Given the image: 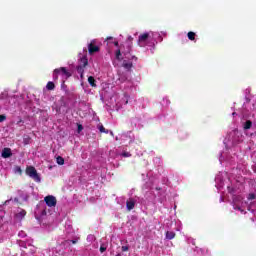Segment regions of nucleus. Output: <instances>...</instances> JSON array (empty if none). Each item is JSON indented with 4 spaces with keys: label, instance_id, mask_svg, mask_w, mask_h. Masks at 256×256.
Wrapping results in <instances>:
<instances>
[{
    "label": "nucleus",
    "instance_id": "c85d7f7f",
    "mask_svg": "<svg viewBox=\"0 0 256 256\" xmlns=\"http://www.w3.org/2000/svg\"><path fill=\"white\" fill-rule=\"evenodd\" d=\"M131 61H137V57L135 55L131 56Z\"/></svg>",
    "mask_w": 256,
    "mask_h": 256
},
{
    "label": "nucleus",
    "instance_id": "f8f14e48",
    "mask_svg": "<svg viewBox=\"0 0 256 256\" xmlns=\"http://www.w3.org/2000/svg\"><path fill=\"white\" fill-rule=\"evenodd\" d=\"M47 91H55V83L53 81H49L46 84Z\"/></svg>",
    "mask_w": 256,
    "mask_h": 256
},
{
    "label": "nucleus",
    "instance_id": "a878e982",
    "mask_svg": "<svg viewBox=\"0 0 256 256\" xmlns=\"http://www.w3.org/2000/svg\"><path fill=\"white\" fill-rule=\"evenodd\" d=\"M234 209L236 210V211H240L241 213H243V209H241L240 208V206H234Z\"/></svg>",
    "mask_w": 256,
    "mask_h": 256
},
{
    "label": "nucleus",
    "instance_id": "5701e85b",
    "mask_svg": "<svg viewBox=\"0 0 256 256\" xmlns=\"http://www.w3.org/2000/svg\"><path fill=\"white\" fill-rule=\"evenodd\" d=\"M131 53H129V55H124V60L131 62Z\"/></svg>",
    "mask_w": 256,
    "mask_h": 256
},
{
    "label": "nucleus",
    "instance_id": "393cba45",
    "mask_svg": "<svg viewBox=\"0 0 256 256\" xmlns=\"http://www.w3.org/2000/svg\"><path fill=\"white\" fill-rule=\"evenodd\" d=\"M122 157H131V153L129 152H123Z\"/></svg>",
    "mask_w": 256,
    "mask_h": 256
},
{
    "label": "nucleus",
    "instance_id": "a211bd4d",
    "mask_svg": "<svg viewBox=\"0 0 256 256\" xmlns=\"http://www.w3.org/2000/svg\"><path fill=\"white\" fill-rule=\"evenodd\" d=\"M53 79H54V81H57V79H59V70L54 69V71H53Z\"/></svg>",
    "mask_w": 256,
    "mask_h": 256
},
{
    "label": "nucleus",
    "instance_id": "2eb2a0df",
    "mask_svg": "<svg viewBox=\"0 0 256 256\" xmlns=\"http://www.w3.org/2000/svg\"><path fill=\"white\" fill-rule=\"evenodd\" d=\"M25 215H27V211L21 210L20 212H18V213L16 214V218H17V219H23V218L25 217Z\"/></svg>",
    "mask_w": 256,
    "mask_h": 256
},
{
    "label": "nucleus",
    "instance_id": "aec40b11",
    "mask_svg": "<svg viewBox=\"0 0 256 256\" xmlns=\"http://www.w3.org/2000/svg\"><path fill=\"white\" fill-rule=\"evenodd\" d=\"M119 81H120L121 83H125V81H127V76L121 75V76L119 77Z\"/></svg>",
    "mask_w": 256,
    "mask_h": 256
},
{
    "label": "nucleus",
    "instance_id": "f03ea898",
    "mask_svg": "<svg viewBox=\"0 0 256 256\" xmlns=\"http://www.w3.org/2000/svg\"><path fill=\"white\" fill-rule=\"evenodd\" d=\"M121 53L122 55H129L131 53V44L126 43L120 46V49L116 51V59L117 61H123V58H121Z\"/></svg>",
    "mask_w": 256,
    "mask_h": 256
},
{
    "label": "nucleus",
    "instance_id": "c756f323",
    "mask_svg": "<svg viewBox=\"0 0 256 256\" xmlns=\"http://www.w3.org/2000/svg\"><path fill=\"white\" fill-rule=\"evenodd\" d=\"M70 243H72V245H77V240H70Z\"/></svg>",
    "mask_w": 256,
    "mask_h": 256
},
{
    "label": "nucleus",
    "instance_id": "2f4dec72",
    "mask_svg": "<svg viewBox=\"0 0 256 256\" xmlns=\"http://www.w3.org/2000/svg\"><path fill=\"white\" fill-rule=\"evenodd\" d=\"M18 171L21 173V169L20 168H18Z\"/></svg>",
    "mask_w": 256,
    "mask_h": 256
},
{
    "label": "nucleus",
    "instance_id": "4468645a",
    "mask_svg": "<svg viewBox=\"0 0 256 256\" xmlns=\"http://www.w3.org/2000/svg\"><path fill=\"white\" fill-rule=\"evenodd\" d=\"M251 127H253V122L251 120H247L244 123V129L247 131V130L251 129Z\"/></svg>",
    "mask_w": 256,
    "mask_h": 256
},
{
    "label": "nucleus",
    "instance_id": "39448f33",
    "mask_svg": "<svg viewBox=\"0 0 256 256\" xmlns=\"http://www.w3.org/2000/svg\"><path fill=\"white\" fill-rule=\"evenodd\" d=\"M44 201L48 207H57V198L53 195L46 196Z\"/></svg>",
    "mask_w": 256,
    "mask_h": 256
},
{
    "label": "nucleus",
    "instance_id": "20e7f679",
    "mask_svg": "<svg viewBox=\"0 0 256 256\" xmlns=\"http://www.w3.org/2000/svg\"><path fill=\"white\" fill-rule=\"evenodd\" d=\"M147 41H149V32H145L139 35L138 37L139 47H147Z\"/></svg>",
    "mask_w": 256,
    "mask_h": 256
},
{
    "label": "nucleus",
    "instance_id": "0eeeda50",
    "mask_svg": "<svg viewBox=\"0 0 256 256\" xmlns=\"http://www.w3.org/2000/svg\"><path fill=\"white\" fill-rule=\"evenodd\" d=\"M56 71H58L59 75H65L66 79H69L72 75L65 67L56 68Z\"/></svg>",
    "mask_w": 256,
    "mask_h": 256
},
{
    "label": "nucleus",
    "instance_id": "f257e3e1",
    "mask_svg": "<svg viewBox=\"0 0 256 256\" xmlns=\"http://www.w3.org/2000/svg\"><path fill=\"white\" fill-rule=\"evenodd\" d=\"M84 55L78 59V65L76 66V71L80 74L81 79H85V69L89 66V59L87 58V50H84Z\"/></svg>",
    "mask_w": 256,
    "mask_h": 256
},
{
    "label": "nucleus",
    "instance_id": "423d86ee",
    "mask_svg": "<svg viewBox=\"0 0 256 256\" xmlns=\"http://www.w3.org/2000/svg\"><path fill=\"white\" fill-rule=\"evenodd\" d=\"M88 53L90 55H93L94 53H99V46L95 45L94 41L88 44Z\"/></svg>",
    "mask_w": 256,
    "mask_h": 256
},
{
    "label": "nucleus",
    "instance_id": "4be33fe9",
    "mask_svg": "<svg viewBox=\"0 0 256 256\" xmlns=\"http://www.w3.org/2000/svg\"><path fill=\"white\" fill-rule=\"evenodd\" d=\"M105 251H107V247L102 244V245L100 246V253H105Z\"/></svg>",
    "mask_w": 256,
    "mask_h": 256
},
{
    "label": "nucleus",
    "instance_id": "f3484780",
    "mask_svg": "<svg viewBox=\"0 0 256 256\" xmlns=\"http://www.w3.org/2000/svg\"><path fill=\"white\" fill-rule=\"evenodd\" d=\"M188 39L190 40V41H195V32H188Z\"/></svg>",
    "mask_w": 256,
    "mask_h": 256
},
{
    "label": "nucleus",
    "instance_id": "ddd939ff",
    "mask_svg": "<svg viewBox=\"0 0 256 256\" xmlns=\"http://www.w3.org/2000/svg\"><path fill=\"white\" fill-rule=\"evenodd\" d=\"M175 236H176V234L173 231L166 232V239H168L169 241H171V239H175Z\"/></svg>",
    "mask_w": 256,
    "mask_h": 256
},
{
    "label": "nucleus",
    "instance_id": "cd10ccee",
    "mask_svg": "<svg viewBox=\"0 0 256 256\" xmlns=\"http://www.w3.org/2000/svg\"><path fill=\"white\" fill-rule=\"evenodd\" d=\"M122 251H123V252L129 251V246H122Z\"/></svg>",
    "mask_w": 256,
    "mask_h": 256
},
{
    "label": "nucleus",
    "instance_id": "dca6fc26",
    "mask_svg": "<svg viewBox=\"0 0 256 256\" xmlns=\"http://www.w3.org/2000/svg\"><path fill=\"white\" fill-rule=\"evenodd\" d=\"M56 162H57L58 165H65V159L61 156H58L56 158Z\"/></svg>",
    "mask_w": 256,
    "mask_h": 256
},
{
    "label": "nucleus",
    "instance_id": "6e6552de",
    "mask_svg": "<svg viewBox=\"0 0 256 256\" xmlns=\"http://www.w3.org/2000/svg\"><path fill=\"white\" fill-rule=\"evenodd\" d=\"M12 155H13V153L11 152V148H4L2 150L3 159H9V157H11Z\"/></svg>",
    "mask_w": 256,
    "mask_h": 256
},
{
    "label": "nucleus",
    "instance_id": "1a4fd4ad",
    "mask_svg": "<svg viewBox=\"0 0 256 256\" xmlns=\"http://www.w3.org/2000/svg\"><path fill=\"white\" fill-rule=\"evenodd\" d=\"M126 207L128 211H133L135 209V200L133 198H130L126 201Z\"/></svg>",
    "mask_w": 256,
    "mask_h": 256
},
{
    "label": "nucleus",
    "instance_id": "9d476101",
    "mask_svg": "<svg viewBox=\"0 0 256 256\" xmlns=\"http://www.w3.org/2000/svg\"><path fill=\"white\" fill-rule=\"evenodd\" d=\"M122 67L127 69V71H131L133 69V62H129L127 60H123Z\"/></svg>",
    "mask_w": 256,
    "mask_h": 256
},
{
    "label": "nucleus",
    "instance_id": "bb28decb",
    "mask_svg": "<svg viewBox=\"0 0 256 256\" xmlns=\"http://www.w3.org/2000/svg\"><path fill=\"white\" fill-rule=\"evenodd\" d=\"M83 131V125L78 124V133H81Z\"/></svg>",
    "mask_w": 256,
    "mask_h": 256
},
{
    "label": "nucleus",
    "instance_id": "7c9ffc66",
    "mask_svg": "<svg viewBox=\"0 0 256 256\" xmlns=\"http://www.w3.org/2000/svg\"><path fill=\"white\" fill-rule=\"evenodd\" d=\"M114 45H115L116 47H119V42H115Z\"/></svg>",
    "mask_w": 256,
    "mask_h": 256
},
{
    "label": "nucleus",
    "instance_id": "412c9836",
    "mask_svg": "<svg viewBox=\"0 0 256 256\" xmlns=\"http://www.w3.org/2000/svg\"><path fill=\"white\" fill-rule=\"evenodd\" d=\"M255 194L254 193H250L249 195H248V201H253V199H255Z\"/></svg>",
    "mask_w": 256,
    "mask_h": 256
},
{
    "label": "nucleus",
    "instance_id": "6ab92c4d",
    "mask_svg": "<svg viewBox=\"0 0 256 256\" xmlns=\"http://www.w3.org/2000/svg\"><path fill=\"white\" fill-rule=\"evenodd\" d=\"M98 129L100 133H106V134L109 133V130L105 129V126L103 125L98 126Z\"/></svg>",
    "mask_w": 256,
    "mask_h": 256
},
{
    "label": "nucleus",
    "instance_id": "9b49d317",
    "mask_svg": "<svg viewBox=\"0 0 256 256\" xmlns=\"http://www.w3.org/2000/svg\"><path fill=\"white\" fill-rule=\"evenodd\" d=\"M88 83L91 87H97V81L93 76L88 77Z\"/></svg>",
    "mask_w": 256,
    "mask_h": 256
},
{
    "label": "nucleus",
    "instance_id": "7ed1b4c3",
    "mask_svg": "<svg viewBox=\"0 0 256 256\" xmlns=\"http://www.w3.org/2000/svg\"><path fill=\"white\" fill-rule=\"evenodd\" d=\"M26 175L33 179L36 183H41V176H39V173H37V169H35L34 166H28L26 168Z\"/></svg>",
    "mask_w": 256,
    "mask_h": 256
},
{
    "label": "nucleus",
    "instance_id": "b1692460",
    "mask_svg": "<svg viewBox=\"0 0 256 256\" xmlns=\"http://www.w3.org/2000/svg\"><path fill=\"white\" fill-rule=\"evenodd\" d=\"M7 119V116L5 115H0V123H3Z\"/></svg>",
    "mask_w": 256,
    "mask_h": 256
}]
</instances>
